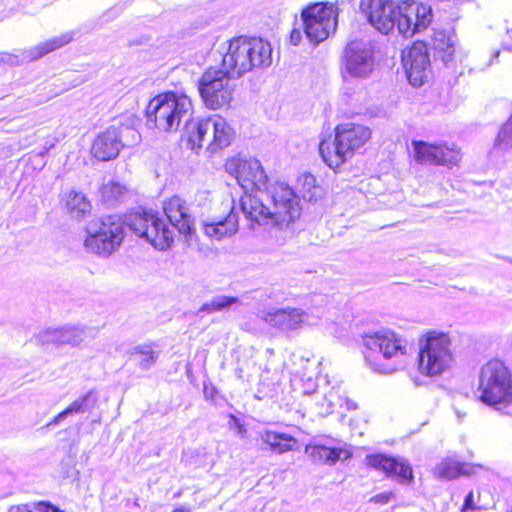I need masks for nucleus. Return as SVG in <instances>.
I'll use <instances>...</instances> for the list:
<instances>
[{"instance_id": "f257e3e1", "label": "nucleus", "mask_w": 512, "mask_h": 512, "mask_svg": "<svg viewBox=\"0 0 512 512\" xmlns=\"http://www.w3.org/2000/svg\"><path fill=\"white\" fill-rule=\"evenodd\" d=\"M360 10L380 33L388 34L395 27L404 38H410L428 28L433 19L432 9L413 0L397 4L391 0H361Z\"/></svg>"}, {"instance_id": "f03ea898", "label": "nucleus", "mask_w": 512, "mask_h": 512, "mask_svg": "<svg viewBox=\"0 0 512 512\" xmlns=\"http://www.w3.org/2000/svg\"><path fill=\"white\" fill-rule=\"evenodd\" d=\"M241 211L254 224H272L287 228L301 215V206L294 190L283 182H276L262 190V194H246L240 200Z\"/></svg>"}, {"instance_id": "7ed1b4c3", "label": "nucleus", "mask_w": 512, "mask_h": 512, "mask_svg": "<svg viewBox=\"0 0 512 512\" xmlns=\"http://www.w3.org/2000/svg\"><path fill=\"white\" fill-rule=\"evenodd\" d=\"M363 356L367 366L378 374L390 375L405 368L409 358L407 339L390 329L363 336Z\"/></svg>"}, {"instance_id": "20e7f679", "label": "nucleus", "mask_w": 512, "mask_h": 512, "mask_svg": "<svg viewBox=\"0 0 512 512\" xmlns=\"http://www.w3.org/2000/svg\"><path fill=\"white\" fill-rule=\"evenodd\" d=\"M194 113L190 97L183 93L166 92L152 98L146 107L147 126L158 133L172 134L191 122Z\"/></svg>"}, {"instance_id": "39448f33", "label": "nucleus", "mask_w": 512, "mask_h": 512, "mask_svg": "<svg viewBox=\"0 0 512 512\" xmlns=\"http://www.w3.org/2000/svg\"><path fill=\"white\" fill-rule=\"evenodd\" d=\"M271 63L270 43L257 37H234L227 42L222 56V67L236 78L247 72L267 68Z\"/></svg>"}, {"instance_id": "423d86ee", "label": "nucleus", "mask_w": 512, "mask_h": 512, "mask_svg": "<svg viewBox=\"0 0 512 512\" xmlns=\"http://www.w3.org/2000/svg\"><path fill=\"white\" fill-rule=\"evenodd\" d=\"M371 137V130L355 123L339 124L335 128L334 140H323L319 145L323 161L337 169L362 148Z\"/></svg>"}, {"instance_id": "0eeeda50", "label": "nucleus", "mask_w": 512, "mask_h": 512, "mask_svg": "<svg viewBox=\"0 0 512 512\" xmlns=\"http://www.w3.org/2000/svg\"><path fill=\"white\" fill-rule=\"evenodd\" d=\"M478 391L480 400L498 411L512 406V374L502 361L490 360L481 367Z\"/></svg>"}, {"instance_id": "6e6552de", "label": "nucleus", "mask_w": 512, "mask_h": 512, "mask_svg": "<svg viewBox=\"0 0 512 512\" xmlns=\"http://www.w3.org/2000/svg\"><path fill=\"white\" fill-rule=\"evenodd\" d=\"M186 137L192 150L206 147L213 154L228 147L233 138L234 130L220 115L191 120L186 126Z\"/></svg>"}, {"instance_id": "1a4fd4ad", "label": "nucleus", "mask_w": 512, "mask_h": 512, "mask_svg": "<svg viewBox=\"0 0 512 512\" xmlns=\"http://www.w3.org/2000/svg\"><path fill=\"white\" fill-rule=\"evenodd\" d=\"M451 345V339L445 333L431 331L423 335L419 340V372L434 377L449 370L454 361Z\"/></svg>"}, {"instance_id": "9d476101", "label": "nucleus", "mask_w": 512, "mask_h": 512, "mask_svg": "<svg viewBox=\"0 0 512 512\" xmlns=\"http://www.w3.org/2000/svg\"><path fill=\"white\" fill-rule=\"evenodd\" d=\"M85 248L99 256L107 257L116 251L124 238V225L116 216L103 217L89 223Z\"/></svg>"}, {"instance_id": "9b49d317", "label": "nucleus", "mask_w": 512, "mask_h": 512, "mask_svg": "<svg viewBox=\"0 0 512 512\" xmlns=\"http://www.w3.org/2000/svg\"><path fill=\"white\" fill-rule=\"evenodd\" d=\"M227 69L208 68L198 80V91L205 106L218 110L228 106L233 99L235 84Z\"/></svg>"}, {"instance_id": "f8f14e48", "label": "nucleus", "mask_w": 512, "mask_h": 512, "mask_svg": "<svg viewBox=\"0 0 512 512\" xmlns=\"http://www.w3.org/2000/svg\"><path fill=\"white\" fill-rule=\"evenodd\" d=\"M302 28L313 45L326 40L336 31L338 8L333 4H313L302 11Z\"/></svg>"}, {"instance_id": "ddd939ff", "label": "nucleus", "mask_w": 512, "mask_h": 512, "mask_svg": "<svg viewBox=\"0 0 512 512\" xmlns=\"http://www.w3.org/2000/svg\"><path fill=\"white\" fill-rule=\"evenodd\" d=\"M128 226L137 236L144 238L156 249L166 250L173 243V231L153 212L132 213L128 218Z\"/></svg>"}, {"instance_id": "4468645a", "label": "nucleus", "mask_w": 512, "mask_h": 512, "mask_svg": "<svg viewBox=\"0 0 512 512\" xmlns=\"http://www.w3.org/2000/svg\"><path fill=\"white\" fill-rule=\"evenodd\" d=\"M225 170L235 177L238 184L245 190V194H262L267 188L268 177L260 161L241 157L229 158L225 163Z\"/></svg>"}, {"instance_id": "2eb2a0df", "label": "nucleus", "mask_w": 512, "mask_h": 512, "mask_svg": "<svg viewBox=\"0 0 512 512\" xmlns=\"http://www.w3.org/2000/svg\"><path fill=\"white\" fill-rule=\"evenodd\" d=\"M344 60L347 74L365 79L374 70V45L368 40H353L345 48Z\"/></svg>"}, {"instance_id": "dca6fc26", "label": "nucleus", "mask_w": 512, "mask_h": 512, "mask_svg": "<svg viewBox=\"0 0 512 512\" xmlns=\"http://www.w3.org/2000/svg\"><path fill=\"white\" fill-rule=\"evenodd\" d=\"M402 63L410 84L414 87L423 85L430 73V60L426 44L417 41L408 50H404Z\"/></svg>"}, {"instance_id": "f3484780", "label": "nucleus", "mask_w": 512, "mask_h": 512, "mask_svg": "<svg viewBox=\"0 0 512 512\" xmlns=\"http://www.w3.org/2000/svg\"><path fill=\"white\" fill-rule=\"evenodd\" d=\"M318 318L311 317L302 309L292 307L267 311L263 317L268 325L284 333L297 332L305 326L315 325Z\"/></svg>"}, {"instance_id": "a211bd4d", "label": "nucleus", "mask_w": 512, "mask_h": 512, "mask_svg": "<svg viewBox=\"0 0 512 512\" xmlns=\"http://www.w3.org/2000/svg\"><path fill=\"white\" fill-rule=\"evenodd\" d=\"M124 133L131 134L134 141L139 139V134L133 129L109 127L93 141L91 148L93 156L100 161H109L116 158L124 146L122 142Z\"/></svg>"}, {"instance_id": "6ab92c4d", "label": "nucleus", "mask_w": 512, "mask_h": 512, "mask_svg": "<svg viewBox=\"0 0 512 512\" xmlns=\"http://www.w3.org/2000/svg\"><path fill=\"white\" fill-rule=\"evenodd\" d=\"M414 158L419 163L455 165L459 162L460 152L443 144H430L425 141H412Z\"/></svg>"}, {"instance_id": "aec40b11", "label": "nucleus", "mask_w": 512, "mask_h": 512, "mask_svg": "<svg viewBox=\"0 0 512 512\" xmlns=\"http://www.w3.org/2000/svg\"><path fill=\"white\" fill-rule=\"evenodd\" d=\"M365 460L368 466L382 471L401 484H410L413 480L412 469L403 459L374 454L368 455Z\"/></svg>"}, {"instance_id": "412c9836", "label": "nucleus", "mask_w": 512, "mask_h": 512, "mask_svg": "<svg viewBox=\"0 0 512 512\" xmlns=\"http://www.w3.org/2000/svg\"><path fill=\"white\" fill-rule=\"evenodd\" d=\"M164 213L171 225L180 234L190 236L194 231V218L189 213L186 202L179 196H173L163 204Z\"/></svg>"}, {"instance_id": "4be33fe9", "label": "nucleus", "mask_w": 512, "mask_h": 512, "mask_svg": "<svg viewBox=\"0 0 512 512\" xmlns=\"http://www.w3.org/2000/svg\"><path fill=\"white\" fill-rule=\"evenodd\" d=\"M76 36L75 31H68L59 36L53 37L45 42L39 43L38 45L25 49L21 51L20 55H17V58H20L19 61H35L39 58L45 56L46 54L55 51L68 43H70Z\"/></svg>"}, {"instance_id": "5701e85b", "label": "nucleus", "mask_w": 512, "mask_h": 512, "mask_svg": "<svg viewBox=\"0 0 512 512\" xmlns=\"http://www.w3.org/2000/svg\"><path fill=\"white\" fill-rule=\"evenodd\" d=\"M239 217L234 208L223 219H212L203 223V230L206 236L213 240H221L230 237L238 231Z\"/></svg>"}, {"instance_id": "b1692460", "label": "nucleus", "mask_w": 512, "mask_h": 512, "mask_svg": "<svg viewBox=\"0 0 512 512\" xmlns=\"http://www.w3.org/2000/svg\"><path fill=\"white\" fill-rule=\"evenodd\" d=\"M482 468L481 465H472L467 463H461L455 457L443 459L434 470L435 475L438 478L451 480L455 479L460 475H472L476 473L477 469Z\"/></svg>"}, {"instance_id": "393cba45", "label": "nucleus", "mask_w": 512, "mask_h": 512, "mask_svg": "<svg viewBox=\"0 0 512 512\" xmlns=\"http://www.w3.org/2000/svg\"><path fill=\"white\" fill-rule=\"evenodd\" d=\"M306 453L314 462L329 465L335 464L339 460L344 461L351 456L350 452L346 449L331 448L324 445L307 446Z\"/></svg>"}, {"instance_id": "a878e982", "label": "nucleus", "mask_w": 512, "mask_h": 512, "mask_svg": "<svg viewBox=\"0 0 512 512\" xmlns=\"http://www.w3.org/2000/svg\"><path fill=\"white\" fill-rule=\"evenodd\" d=\"M96 403V397L90 391L85 395L73 401L65 410L57 414L48 424L47 427L59 425L68 416L83 414L91 411Z\"/></svg>"}, {"instance_id": "bb28decb", "label": "nucleus", "mask_w": 512, "mask_h": 512, "mask_svg": "<svg viewBox=\"0 0 512 512\" xmlns=\"http://www.w3.org/2000/svg\"><path fill=\"white\" fill-rule=\"evenodd\" d=\"M260 440L266 444L269 449L277 454L294 450L297 440L285 433H278L271 430L260 432Z\"/></svg>"}, {"instance_id": "cd10ccee", "label": "nucleus", "mask_w": 512, "mask_h": 512, "mask_svg": "<svg viewBox=\"0 0 512 512\" xmlns=\"http://www.w3.org/2000/svg\"><path fill=\"white\" fill-rule=\"evenodd\" d=\"M68 214L75 219H82L91 212L90 201L80 192L71 191L65 198Z\"/></svg>"}, {"instance_id": "c85d7f7f", "label": "nucleus", "mask_w": 512, "mask_h": 512, "mask_svg": "<svg viewBox=\"0 0 512 512\" xmlns=\"http://www.w3.org/2000/svg\"><path fill=\"white\" fill-rule=\"evenodd\" d=\"M432 45L446 65L452 61L455 48L454 40L450 35H447L444 31H435L432 37Z\"/></svg>"}, {"instance_id": "c756f323", "label": "nucleus", "mask_w": 512, "mask_h": 512, "mask_svg": "<svg viewBox=\"0 0 512 512\" xmlns=\"http://www.w3.org/2000/svg\"><path fill=\"white\" fill-rule=\"evenodd\" d=\"M130 354L135 357L138 366L143 370L150 369L158 358V353L154 351L151 344L135 346Z\"/></svg>"}, {"instance_id": "7c9ffc66", "label": "nucleus", "mask_w": 512, "mask_h": 512, "mask_svg": "<svg viewBox=\"0 0 512 512\" xmlns=\"http://www.w3.org/2000/svg\"><path fill=\"white\" fill-rule=\"evenodd\" d=\"M335 397L336 392L333 390H331L326 395L316 394L314 396V402L309 403L310 412L321 417L331 414L336 405V403L334 402Z\"/></svg>"}, {"instance_id": "2f4dec72", "label": "nucleus", "mask_w": 512, "mask_h": 512, "mask_svg": "<svg viewBox=\"0 0 512 512\" xmlns=\"http://www.w3.org/2000/svg\"><path fill=\"white\" fill-rule=\"evenodd\" d=\"M302 187L303 198L309 202H316L322 197L323 190L317 184L316 178L310 174L305 173L299 178Z\"/></svg>"}, {"instance_id": "473e14b6", "label": "nucleus", "mask_w": 512, "mask_h": 512, "mask_svg": "<svg viewBox=\"0 0 512 512\" xmlns=\"http://www.w3.org/2000/svg\"><path fill=\"white\" fill-rule=\"evenodd\" d=\"M239 302L237 297H230L225 295H217L213 297L211 300L204 303L199 312L206 313H214L218 311H223L225 309L230 308L232 305L237 304Z\"/></svg>"}, {"instance_id": "72a5a7b5", "label": "nucleus", "mask_w": 512, "mask_h": 512, "mask_svg": "<svg viewBox=\"0 0 512 512\" xmlns=\"http://www.w3.org/2000/svg\"><path fill=\"white\" fill-rule=\"evenodd\" d=\"M59 331L60 345H79L86 338V331L81 327H62Z\"/></svg>"}, {"instance_id": "f704fd0d", "label": "nucleus", "mask_w": 512, "mask_h": 512, "mask_svg": "<svg viewBox=\"0 0 512 512\" xmlns=\"http://www.w3.org/2000/svg\"><path fill=\"white\" fill-rule=\"evenodd\" d=\"M494 147L500 150L512 149V114L500 129L495 140Z\"/></svg>"}, {"instance_id": "c9c22d12", "label": "nucleus", "mask_w": 512, "mask_h": 512, "mask_svg": "<svg viewBox=\"0 0 512 512\" xmlns=\"http://www.w3.org/2000/svg\"><path fill=\"white\" fill-rule=\"evenodd\" d=\"M59 328H49L46 330L41 331L36 336V342L40 345H49V344H55L60 345V338H59Z\"/></svg>"}, {"instance_id": "e433bc0d", "label": "nucleus", "mask_w": 512, "mask_h": 512, "mask_svg": "<svg viewBox=\"0 0 512 512\" xmlns=\"http://www.w3.org/2000/svg\"><path fill=\"white\" fill-rule=\"evenodd\" d=\"M124 189L121 184L110 181L102 186L101 193L107 200H117L124 193Z\"/></svg>"}, {"instance_id": "4c0bfd02", "label": "nucleus", "mask_w": 512, "mask_h": 512, "mask_svg": "<svg viewBox=\"0 0 512 512\" xmlns=\"http://www.w3.org/2000/svg\"><path fill=\"white\" fill-rule=\"evenodd\" d=\"M228 428L233 430L238 436L244 438L246 435V428L239 418L233 414H229Z\"/></svg>"}, {"instance_id": "58836bf2", "label": "nucleus", "mask_w": 512, "mask_h": 512, "mask_svg": "<svg viewBox=\"0 0 512 512\" xmlns=\"http://www.w3.org/2000/svg\"><path fill=\"white\" fill-rule=\"evenodd\" d=\"M394 498H395V494L393 492H384V493H380V494H377L374 497H372L371 501L383 505V504L389 503Z\"/></svg>"}, {"instance_id": "ea45409f", "label": "nucleus", "mask_w": 512, "mask_h": 512, "mask_svg": "<svg viewBox=\"0 0 512 512\" xmlns=\"http://www.w3.org/2000/svg\"><path fill=\"white\" fill-rule=\"evenodd\" d=\"M35 512H64L58 509L57 507L46 503V502H39L34 507Z\"/></svg>"}, {"instance_id": "a19ab883", "label": "nucleus", "mask_w": 512, "mask_h": 512, "mask_svg": "<svg viewBox=\"0 0 512 512\" xmlns=\"http://www.w3.org/2000/svg\"><path fill=\"white\" fill-rule=\"evenodd\" d=\"M302 40V32H301V29H298V28H295L291 31V34H290V42L293 44V45H299L300 42Z\"/></svg>"}, {"instance_id": "79ce46f5", "label": "nucleus", "mask_w": 512, "mask_h": 512, "mask_svg": "<svg viewBox=\"0 0 512 512\" xmlns=\"http://www.w3.org/2000/svg\"><path fill=\"white\" fill-rule=\"evenodd\" d=\"M474 505V495L473 492L468 493V495L465 497L464 504H463V511L468 509H475Z\"/></svg>"}, {"instance_id": "37998d69", "label": "nucleus", "mask_w": 512, "mask_h": 512, "mask_svg": "<svg viewBox=\"0 0 512 512\" xmlns=\"http://www.w3.org/2000/svg\"><path fill=\"white\" fill-rule=\"evenodd\" d=\"M10 512H32V510L27 505H20L12 507Z\"/></svg>"}, {"instance_id": "c03bdc74", "label": "nucleus", "mask_w": 512, "mask_h": 512, "mask_svg": "<svg viewBox=\"0 0 512 512\" xmlns=\"http://www.w3.org/2000/svg\"><path fill=\"white\" fill-rule=\"evenodd\" d=\"M173 512H191V510L186 507H179L175 509Z\"/></svg>"}, {"instance_id": "a18cd8bd", "label": "nucleus", "mask_w": 512, "mask_h": 512, "mask_svg": "<svg viewBox=\"0 0 512 512\" xmlns=\"http://www.w3.org/2000/svg\"><path fill=\"white\" fill-rule=\"evenodd\" d=\"M456 413H457V417H458L459 419H461V418L464 416V414H463V415H462V414H460V412H459V411H456Z\"/></svg>"}, {"instance_id": "49530a36", "label": "nucleus", "mask_w": 512, "mask_h": 512, "mask_svg": "<svg viewBox=\"0 0 512 512\" xmlns=\"http://www.w3.org/2000/svg\"><path fill=\"white\" fill-rule=\"evenodd\" d=\"M505 413L509 414V415H512V410H507Z\"/></svg>"}, {"instance_id": "de8ad7c7", "label": "nucleus", "mask_w": 512, "mask_h": 512, "mask_svg": "<svg viewBox=\"0 0 512 512\" xmlns=\"http://www.w3.org/2000/svg\"><path fill=\"white\" fill-rule=\"evenodd\" d=\"M349 407L353 408V409H356V405H354V404H351Z\"/></svg>"}, {"instance_id": "09e8293b", "label": "nucleus", "mask_w": 512, "mask_h": 512, "mask_svg": "<svg viewBox=\"0 0 512 512\" xmlns=\"http://www.w3.org/2000/svg\"><path fill=\"white\" fill-rule=\"evenodd\" d=\"M508 33H512V28L508 30Z\"/></svg>"}]
</instances>
